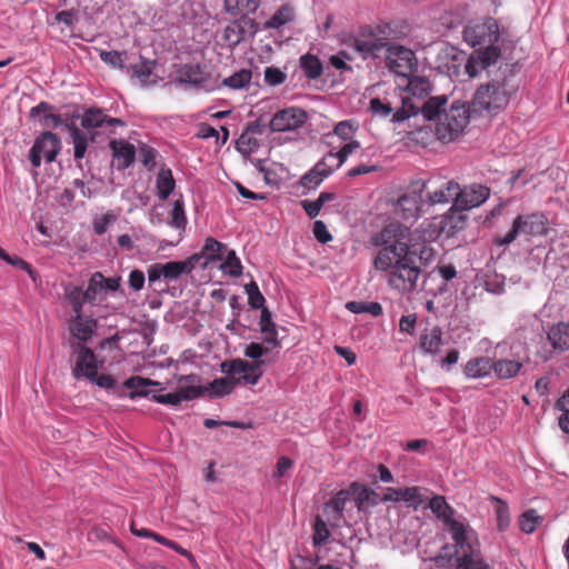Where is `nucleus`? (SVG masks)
<instances>
[{
    "mask_svg": "<svg viewBox=\"0 0 569 569\" xmlns=\"http://www.w3.org/2000/svg\"><path fill=\"white\" fill-rule=\"evenodd\" d=\"M517 89L518 86L513 83L512 77L501 72L476 90L471 103L472 110L486 111L491 116L497 114L509 104Z\"/></svg>",
    "mask_w": 569,
    "mask_h": 569,
    "instance_id": "7ed1b4c3",
    "label": "nucleus"
},
{
    "mask_svg": "<svg viewBox=\"0 0 569 569\" xmlns=\"http://www.w3.org/2000/svg\"><path fill=\"white\" fill-rule=\"evenodd\" d=\"M360 148V142L357 140H351L343 144L337 152H333L335 158L337 159L336 167H341L345 161L348 159L350 154H352L356 150Z\"/></svg>",
    "mask_w": 569,
    "mask_h": 569,
    "instance_id": "0e129e2a",
    "label": "nucleus"
},
{
    "mask_svg": "<svg viewBox=\"0 0 569 569\" xmlns=\"http://www.w3.org/2000/svg\"><path fill=\"white\" fill-rule=\"evenodd\" d=\"M244 289L248 295V303L252 309L264 308L263 305L266 300L256 281L246 284Z\"/></svg>",
    "mask_w": 569,
    "mask_h": 569,
    "instance_id": "603ef678",
    "label": "nucleus"
},
{
    "mask_svg": "<svg viewBox=\"0 0 569 569\" xmlns=\"http://www.w3.org/2000/svg\"><path fill=\"white\" fill-rule=\"evenodd\" d=\"M408 233L409 229L399 223L386 226L381 230L377 243L390 244L380 249L373 260L376 269L391 270L389 284L403 291L413 289L420 274L415 253L409 251Z\"/></svg>",
    "mask_w": 569,
    "mask_h": 569,
    "instance_id": "f257e3e1",
    "label": "nucleus"
},
{
    "mask_svg": "<svg viewBox=\"0 0 569 569\" xmlns=\"http://www.w3.org/2000/svg\"><path fill=\"white\" fill-rule=\"evenodd\" d=\"M358 126L352 120H343L335 126L333 133L340 139L351 141Z\"/></svg>",
    "mask_w": 569,
    "mask_h": 569,
    "instance_id": "bf43d9fd",
    "label": "nucleus"
},
{
    "mask_svg": "<svg viewBox=\"0 0 569 569\" xmlns=\"http://www.w3.org/2000/svg\"><path fill=\"white\" fill-rule=\"evenodd\" d=\"M467 217L458 211L456 208H451V212L445 217L442 221V230L448 236L455 234L457 231L465 229Z\"/></svg>",
    "mask_w": 569,
    "mask_h": 569,
    "instance_id": "4c0bfd02",
    "label": "nucleus"
},
{
    "mask_svg": "<svg viewBox=\"0 0 569 569\" xmlns=\"http://www.w3.org/2000/svg\"><path fill=\"white\" fill-rule=\"evenodd\" d=\"M99 57L102 62H104L107 66L114 68V69H122L126 52L120 51H106V50H99Z\"/></svg>",
    "mask_w": 569,
    "mask_h": 569,
    "instance_id": "864d4df0",
    "label": "nucleus"
},
{
    "mask_svg": "<svg viewBox=\"0 0 569 569\" xmlns=\"http://www.w3.org/2000/svg\"><path fill=\"white\" fill-rule=\"evenodd\" d=\"M522 362L513 359H499L493 361L492 371L499 379L516 377L522 368Z\"/></svg>",
    "mask_w": 569,
    "mask_h": 569,
    "instance_id": "7c9ffc66",
    "label": "nucleus"
},
{
    "mask_svg": "<svg viewBox=\"0 0 569 569\" xmlns=\"http://www.w3.org/2000/svg\"><path fill=\"white\" fill-rule=\"evenodd\" d=\"M386 52V64L391 72L408 78L417 71L418 60L413 50L401 44H390Z\"/></svg>",
    "mask_w": 569,
    "mask_h": 569,
    "instance_id": "6e6552de",
    "label": "nucleus"
},
{
    "mask_svg": "<svg viewBox=\"0 0 569 569\" xmlns=\"http://www.w3.org/2000/svg\"><path fill=\"white\" fill-rule=\"evenodd\" d=\"M346 308L352 313H370L378 317L382 313V307L379 302L349 301Z\"/></svg>",
    "mask_w": 569,
    "mask_h": 569,
    "instance_id": "c03bdc74",
    "label": "nucleus"
},
{
    "mask_svg": "<svg viewBox=\"0 0 569 569\" xmlns=\"http://www.w3.org/2000/svg\"><path fill=\"white\" fill-rule=\"evenodd\" d=\"M429 508L445 526L455 520V509L446 501L443 496H435L429 501Z\"/></svg>",
    "mask_w": 569,
    "mask_h": 569,
    "instance_id": "c85d7f7f",
    "label": "nucleus"
},
{
    "mask_svg": "<svg viewBox=\"0 0 569 569\" xmlns=\"http://www.w3.org/2000/svg\"><path fill=\"white\" fill-rule=\"evenodd\" d=\"M547 232V220L540 213H531L527 216H518L511 229L500 239L497 240L499 246H508L513 242L519 234L531 237L542 236Z\"/></svg>",
    "mask_w": 569,
    "mask_h": 569,
    "instance_id": "423d86ee",
    "label": "nucleus"
},
{
    "mask_svg": "<svg viewBox=\"0 0 569 569\" xmlns=\"http://www.w3.org/2000/svg\"><path fill=\"white\" fill-rule=\"evenodd\" d=\"M446 528L453 541L457 557L480 550L475 531L465 522L455 519Z\"/></svg>",
    "mask_w": 569,
    "mask_h": 569,
    "instance_id": "9b49d317",
    "label": "nucleus"
},
{
    "mask_svg": "<svg viewBox=\"0 0 569 569\" xmlns=\"http://www.w3.org/2000/svg\"><path fill=\"white\" fill-rule=\"evenodd\" d=\"M493 360L489 357H476L466 362L463 375L468 379H480L490 375Z\"/></svg>",
    "mask_w": 569,
    "mask_h": 569,
    "instance_id": "b1692460",
    "label": "nucleus"
},
{
    "mask_svg": "<svg viewBox=\"0 0 569 569\" xmlns=\"http://www.w3.org/2000/svg\"><path fill=\"white\" fill-rule=\"evenodd\" d=\"M260 330L263 333L264 342L272 345L273 347L279 346L278 341V332L276 329V325L272 321L271 313L267 308H262L260 321H259Z\"/></svg>",
    "mask_w": 569,
    "mask_h": 569,
    "instance_id": "2f4dec72",
    "label": "nucleus"
},
{
    "mask_svg": "<svg viewBox=\"0 0 569 569\" xmlns=\"http://www.w3.org/2000/svg\"><path fill=\"white\" fill-rule=\"evenodd\" d=\"M176 187L172 171L169 168H161L157 174L156 188L160 200H167Z\"/></svg>",
    "mask_w": 569,
    "mask_h": 569,
    "instance_id": "c756f323",
    "label": "nucleus"
},
{
    "mask_svg": "<svg viewBox=\"0 0 569 569\" xmlns=\"http://www.w3.org/2000/svg\"><path fill=\"white\" fill-rule=\"evenodd\" d=\"M547 337L555 349L560 351L569 350V323L558 322L553 325L549 329Z\"/></svg>",
    "mask_w": 569,
    "mask_h": 569,
    "instance_id": "a878e982",
    "label": "nucleus"
},
{
    "mask_svg": "<svg viewBox=\"0 0 569 569\" xmlns=\"http://www.w3.org/2000/svg\"><path fill=\"white\" fill-rule=\"evenodd\" d=\"M223 262L220 266V269L230 274L231 277H239L242 273V264L240 259L237 257L234 250H228L224 253Z\"/></svg>",
    "mask_w": 569,
    "mask_h": 569,
    "instance_id": "37998d69",
    "label": "nucleus"
},
{
    "mask_svg": "<svg viewBox=\"0 0 569 569\" xmlns=\"http://www.w3.org/2000/svg\"><path fill=\"white\" fill-rule=\"evenodd\" d=\"M308 119L303 109L289 107L279 110L270 120L269 127L273 132L295 131L301 128Z\"/></svg>",
    "mask_w": 569,
    "mask_h": 569,
    "instance_id": "4468645a",
    "label": "nucleus"
},
{
    "mask_svg": "<svg viewBox=\"0 0 569 569\" xmlns=\"http://www.w3.org/2000/svg\"><path fill=\"white\" fill-rule=\"evenodd\" d=\"M252 79V72L249 69H241L231 76L223 78L221 84L232 90H240L249 86Z\"/></svg>",
    "mask_w": 569,
    "mask_h": 569,
    "instance_id": "58836bf2",
    "label": "nucleus"
},
{
    "mask_svg": "<svg viewBox=\"0 0 569 569\" xmlns=\"http://www.w3.org/2000/svg\"><path fill=\"white\" fill-rule=\"evenodd\" d=\"M463 39L472 47L497 43L499 40L498 23L489 19L482 23L469 24L463 30Z\"/></svg>",
    "mask_w": 569,
    "mask_h": 569,
    "instance_id": "f8f14e48",
    "label": "nucleus"
},
{
    "mask_svg": "<svg viewBox=\"0 0 569 569\" xmlns=\"http://www.w3.org/2000/svg\"><path fill=\"white\" fill-rule=\"evenodd\" d=\"M258 147V140L248 132H242L236 142L237 150L242 154H249L253 152Z\"/></svg>",
    "mask_w": 569,
    "mask_h": 569,
    "instance_id": "13d9d810",
    "label": "nucleus"
},
{
    "mask_svg": "<svg viewBox=\"0 0 569 569\" xmlns=\"http://www.w3.org/2000/svg\"><path fill=\"white\" fill-rule=\"evenodd\" d=\"M443 332L439 327L425 330L419 338V347L423 353L436 356L440 352Z\"/></svg>",
    "mask_w": 569,
    "mask_h": 569,
    "instance_id": "5701e85b",
    "label": "nucleus"
},
{
    "mask_svg": "<svg viewBox=\"0 0 569 569\" xmlns=\"http://www.w3.org/2000/svg\"><path fill=\"white\" fill-rule=\"evenodd\" d=\"M349 490L352 491V498L355 499L357 509L359 511L365 510L369 505H376L377 501L372 500L376 496V491L369 487L361 485L357 481L351 482Z\"/></svg>",
    "mask_w": 569,
    "mask_h": 569,
    "instance_id": "cd10ccee",
    "label": "nucleus"
},
{
    "mask_svg": "<svg viewBox=\"0 0 569 569\" xmlns=\"http://www.w3.org/2000/svg\"><path fill=\"white\" fill-rule=\"evenodd\" d=\"M227 251L226 244L209 237L206 239L201 254L206 258L203 266L216 260H222Z\"/></svg>",
    "mask_w": 569,
    "mask_h": 569,
    "instance_id": "c9c22d12",
    "label": "nucleus"
},
{
    "mask_svg": "<svg viewBox=\"0 0 569 569\" xmlns=\"http://www.w3.org/2000/svg\"><path fill=\"white\" fill-rule=\"evenodd\" d=\"M107 120V116L101 109H88L81 119V126L84 129H92L101 127Z\"/></svg>",
    "mask_w": 569,
    "mask_h": 569,
    "instance_id": "a18cd8bd",
    "label": "nucleus"
},
{
    "mask_svg": "<svg viewBox=\"0 0 569 569\" xmlns=\"http://www.w3.org/2000/svg\"><path fill=\"white\" fill-rule=\"evenodd\" d=\"M540 520V516L536 510L529 509L525 511L519 518L520 530L525 533H532Z\"/></svg>",
    "mask_w": 569,
    "mask_h": 569,
    "instance_id": "8fccbe9b",
    "label": "nucleus"
},
{
    "mask_svg": "<svg viewBox=\"0 0 569 569\" xmlns=\"http://www.w3.org/2000/svg\"><path fill=\"white\" fill-rule=\"evenodd\" d=\"M252 28L253 20L242 17L239 20L232 21L224 28L222 38L229 46L234 47L243 41L248 34L254 32Z\"/></svg>",
    "mask_w": 569,
    "mask_h": 569,
    "instance_id": "6ab92c4d",
    "label": "nucleus"
},
{
    "mask_svg": "<svg viewBox=\"0 0 569 569\" xmlns=\"http://www.w3.org/2000/svg\"><path fill=\"white\" fill-rule=\"evenodd\" d=\"M401 501L417 509L423 502V488L417 486L401 488Z\"/></svg>",
    "mask_w": 569,
    "mask_h": 569,
    "instance_id": "49530a36",
    "label": "nucleus"
},
{
    "mask_svg": "<svg viewBox=\"0 0 569 569\" xmlns=\"http://www.w3.org/2000/svg\"><path fill=\"white\" fill-rule=\"evenodd\" d=\"M96 325V320L84 319L82 315H78L70 321V332L74 338L86 342L91 339Z\"/></svg>",
    "mask_w": 569,
    "mask_h": 569,
    "instance_id": "393cba45",
    "label": "nucleus"
},
{
    "mask_svg": "<svg viewBox=\"0 0 569 569\" xmlns=\"http://www.w3.org/2000/svg\"><path fill=\"white\" fill-rule=\"evenodd\" d=\"M0 259L16 268L27 271L29 273V276L33 280H36L34 270L32 269L31 264L29 262L24 261L22 258H20L18 256H10L7 251H4L2 248H0Z\"/></svg>",
    "mask_w": 569,
    "mask_h": 569,
    "instance_id": "5fc2aeb1",
    "label": "nucleus"
},
{
    "mask_svg": "<svg viewBox=\"0 0 569 569\" xmlns=\"http://www.w3.org/2000/svg\"><path fill=\"white\" fill-rule=\"evenodd\" d=\"M179 401L193 400L206 392V389L200 386H180L176 391Z\"/></svg>",
    "mask_w": 569,
    "mask_h": 569,
    "instance_id": "e2e57ef3",
    "label": "nucleus"
},
{
    "mask_svg": "<svg viewBox=\"0 0 569 569\" xmlns=\"http://www.w3.org/2000/svg\"><path fill=\"white\" fill-rule=\"evenodd\" d=\"M220 370L228 377L217 378L204 388L214 398L230 395L238 385L254 386L262 377L261 362H249L241 358L222 361Z\"/></svg>",
    "mask_w": 569,
    "mask_h": 569,
    "instance_id": "f03ea898",
    "label": "nucleus"
},
{
    "mask_svg": "<svg viewBox=\"0 0 569 569\" xmlns=\"http://www.w3.org/2000/svg\"><path fill=\"white\" fill-rule=\"evenodd\" d=\"M352 498V491L347 489L339 490L329 501L325 503L323 511L327 515L329 521L332 522V526L338 525L341 520H343V511L347 502H349Z\"/></svg>",
    "mask_w": 569,
    "mask_h": 569,
    "instance_id": "a211bd4d",
    "label": "nucleus"
},
{
    "mask_svg": "<svg viewBox=\"0 0 569 569\" xmlns=\"http://www.w3.org/2000/svg\"><path fill=\"white\" fill-rule=\"evenodd\" d=\"M76 353L72 376L74 379L86 378L92 380L99 370V363L92 349L81 343H72Z\"/></svg>",
    "mask_w": 569,
    "mask_h": 569,
    "instance_id": "ddd939ff",
    "label": "nucleus"
},
{
    "mask_svg": "<svg viewBox=\"0 0 569 569\" xmlns=\"http://www.w3.org/2000/svg\"><path fill=\"white\" fill-rule=\"evenodd\" d=\"M54 107L46 101L40 102L30 110V117L39 118V122L44 128L56 129L62 124V119L53 112Z\"/></svg>",
    "mask_w": 569,
    "mask_h": 569,
    "instance_id": "4be33fe9",
    "label": "nucleus"
},
{
    "mask_svg": "<svg viewBox=\"0 0 569 569\" xmlns=\"http://www.w3.org/2000/svg\"><path fill=\"white\" fill-rule=\"evenodd\" d=\"M470 110L466 103L453 102L436 124L435 133L442 142L453 141L469 122Z\"/></svg>",
    "mask_w": 569,
    "mask_h": 569,
    "instance_id": "20e7f679",
    "label": "nucleus"
},
{
    "mask_svg": "<svg viewBox=\"0 0 569 569\" xmlns=\"http://www.w3.org/2000/svg\"><path fill=\"white\" fill-rule=\"evenodd\" d=\"M154 60L140 57V62L131 66L132 77L138 79L141 84H147L149 83V78L154 70Z\"/></svg>",
    "mask_w": 569,
    "mask_h": 569,
    "instance_id": "a19ab883",
    "label": "nucleus"
},
{
    "mask_svg": "<svg viewBox=\"0 0 569 569\" xmlns=\"http://www.w3.org/2000/svg\"><path fill=\"white\" fill-rule=\"evenodd\" d=\"M408 89L413 96H426L430 90V83L427 79L421 77H415L409 80Z\"/></svg>",
    "mask_w": 569,
    "mask_h": 569,
    "instance_id": "338daca9",
    "label": "nucleus"
},
{
    "mask_svg": "<svg viewBox=\"0 0 569 569\" xmlns=\"http://www.w3.org/2000/svg\"><path fill=\"white\" fill-rule=\"evenodd\" d=\"M178 81L181 83H189L196 87L208 89L206 84L209 80V73L199 63L182 64L178 71Z\"/></svg>",
    "mask_w": 569,
    "mask_h": 569,
    "instance_id": "aec40b11",
    "label": "nucleus"
},
{
    "mask_svg": "<svg viewBox=\"0 0 569 569\" xmlns=\"http://www.w3.org/2000/svg\"><path fill=\"white\" fill-rule=\"evenodd\" d=\"M482 63L488 68L500 57V48L496 44H486L476 51Z\"/></svg>",
    "mask_w": 569,
    "mask_h": 569,
    "instance_id": "09e8293b",
    "label": "nucleus"
},
{
    "mask_svg": "<svg viewBox=\"0 0 569 569\" xmlns=\"http://www.w3.org/2000/svg\"><path fill=\"white\" fill-rule=\"evenodd\" d=\"M169 224L176 229H184L187 226V216L184 212L183 200L177 199L173 201V207L170 212Z\"/></svg>",
    "mask_w": 569,
    "mask_h": 569,
    "instance_id": "de8ad7c7",
    "label": "nucleus"
},
{
    "mask_svg": "<svg viewBox=\"0 0 569 569\" xmlns=\"http://www.w3.org/2000/svg\"><path fill=\"white\" fill-rule=\"evenodd\" d=\"M67 128L72 139L74 159L81 160L84 157L88 148V137L73 122L68 123Z\"/></svg>",
    "mask_w": 569,
    "mask_h": 569,
    "instance_id": "72a5a7b5",
    "label": "nucleus"
},
{
    "mask_svg": "<svg viewBox=\"0 0 569 569\" xmlns=\"http://www.w3.org/2000/svg\"><path fill=\"white\" fill-rule=\"evenodd\" d=\"M299 64L305 76L308 79L315 80L318 79L323 71V66L321 60L311 53H306L300 57Z\"/></svg>",
    "mask_w": 569,
    "mask_h": 569,
    "instance_id": "473e14b6",
    "label": "nucleus"
},
{
    "mask_svg": "<svg viewBox=\"0 0 569 569\" xmlns=\"http://www.w3.org/2000/svg\"><path fill=\"white\" fill-rule=\"evenodd\" d=\"M425 192V202L427 204V209L429 210L436 204H447L452 200L457 202V196L459 194V183L455 181H447L442 183L438 189L429 190L427 188Z\"/></svg>",
    "mask_w": 569,
    "mask_h": 569,
    "instance_id": "f3484780",
    "label": "nucleus"
},
{
    "mask_svg": "<svg viewBox=\"0 0 569 569\" xmlns=\"http://www.w3.org/2000/svg\"><path fill=\"white\" fill-rule=\"evenodd\" d=\"M426 190V181L416 180L411 182L407 192L398 200V208L402 219H417L428 212L423 197Z\"/></svg>",
    "mask_w": 569,
    "mask_h": 569,
    "instance_id": "0eeeda50",
    "label": "nucleus"
},
{
    "mask_svg": "<svg viewBox=\"0 0 569 569\" xmlns=\"http://www.w3.org/2000/svg\"><path fill=\"white\" fill-rule=\"evenodd\" d=\"M456 569H491L483 559L480 550L469 555L459 556L456 559Z\"/></svg>",
    "mask_w": 569,
    "mask_h": 569,
    "instance_id": "e433bc0d",
    "label": "nucleus"
},
{
    "mask_svg": "<svg viewBox=\"0 0 569 569\" xmlns=\"http://www.w3.org/2000/svg\"><path fill=\"white\" fill-rule=\"evenodd\" d=\"M123 386L128 389H130L129 398L136 399L137 397H148L152 393V390L144 389L149 386H160L158 381H153L148 378H143L140 376H132L128 378Z\"/></svg>",
    "mask_w": 569,
    "mask_h": 569,
    "instance_id": "bb28decb",
    "label": "nucleus"
},
{
    "mask_svg": "<svg viewBox=\"0 0 569 569\" xmlns=\"http://www.w3.org/2000/svg\"><path fill=\"white\" fill-rule=\"evenodd\" d=\"M100 279H102V273L99 271L94 272L89 280L87 289L83 290L84 298L89 302L96 301L98 293L103 290Z\"/></svg>",
    "mask_w": 569,
    "mask_h": 569,
    "instance_id": "052dcab7",
    "label": "nucleus"
},
{
    "mask_svg": "<svg viewBox=\"0 0 569 569\" xmlns=\"http://www.w3.org/2000/svg\"><path fill=\"white\" fill-rule=\"evenodd\" d=\"M260 4V0H224L227 12L233 16H247L253 13Z\"/></svg>",
    "mask_w": 569,
    "mask_h": 569,
    "instance_id": "f704fd0d",
    "label": "nucleus"
},
{
    "mask_svg": "<svg viewBox=\"0 0 569 569\" xmlns=\"http://www.w3.org/2000/svg\"><path fill=\"white\" fill-rule=\"evenodd\" d=\"M411 32L412 27L406 19L379 20L378 33L382 34V40L387 42L386 50L390 44L409 38Z\"/></svg>",
    "mask_w": 569,
    "mask_h": 569,
    "instance_id": "dca6fc26",
    "label": "nucleus"
},
{
    "mask_svg": "<svg viewBox=\"0 0 569 569\" xmlns=\"http://www.w3.org/2000/svg\"><path fill=\"white\" fill-rule=\"evenodd\" d=\"M490 197V189L487 186L472 183L461 188L459 186V194L453 208L458 211H466L481 206Z\"/></svg>",
    "mask_w": 569,
    "mask_h": 569,
    "instance_id": "2eb2a0df",
    "label": "nucleus"
},
{
    "mask_svg": "<svg viewBox=\"0 0 569 569\" xmlns=\"http://www.w3.org/2000/svg\"><path fill=\"white\" fill-rule=\"evenodd\" d=\"M287 80V74L276 67H267L264 70V81L269 86H279Z\"/></svg>",
    "mask_w": 569,
    "mask_h": 569,
    "instance_id": "774afa93",
    "label": "nucleus"
},
{
    "mask_svg": "<svg viewBox=\"0 0 569 569\" xmlns=\"http://www.w3.org/2000/svg\"><path fill=\"white\" fill-rule=\"evenodd\" d=\"M492 500L496 502L495 511L498 528L502 531L509 526L510 522L509 508L507 503L499 498L492 497Z\"/></svg>",
    "mask_w": 569,
    "mask_h": 569,
    "instance_id": "6e6d98bb",
    "label": "nucleus"
},
{
    "mask_svg": "<svg viewBox=\"0 0 569 569\" xmlns=\"http://www.w3.org/2000/svg\"><path fill=\"white\" fill-rule=\"evenodd\" d=\"M337 159L333 156V152L330 151L327 153L320 161H318L313 168L321 173H326V178H328L335 170L340 167H336Z\"/></svg>",
    "mask_w": 569,
    "mask_h": 569,
    "instance_id": "69168bd1",
    "label": "nucleus"
},
{
    "mask_svg": "<svg viewBox=\"0 0 569 569\" xmlns=\"http://www.w3.org/2000/svg\"><path fill=\"white\" fill-rule=\"evenodd\" d=\"M325 179L326 173L323 174L320 171H317L315 168H312L301 177L300 183L303 188L311 190L320 186Z\"/></svg>",
    "mask_w": 569,
    "mask_h": 569,
    "instance_id": "680f3d73",
    "label": "nucleus"
},
{
    "mask_svg": "<svg viewBox=\"0 0 569 569\" xmlns=\"http://www.w3.org/2000/svg\"><path fill=\"white\" fill-rule=\"evenodd\" d=\"M330 537V531L328 529V526L326 521L317 516L313 523V536H312V542L315 547H318L322 543H325Z\"/></svg>",
    "mask_w": 569,
    "mask_h": 569,
    "instance_id": "3c124183",
    "label": "nucleus"
},
{
    "mask_svg": "<svg viewBox=\"0 0 569 569\" xmlns=\"http://www.w3.org/2000/svg\"><path fill=\"white\" fill-rule=\"evenodd\" d=\"M201 254H192L187 260L182 261H169L166 263H152L148 267V281L154 283L163 278L167 281H173L179 279L182 274L191 273L196 268Z\"/></svg>",
    "mask_w": 569,
    "mask_h": 569,
    "instance_id": "39448f33",
    "label": "nucleus"
},
{
    "mask_svg": "<svg viewBox=\"0 0 569 569\" xmlns=\"http://www.w3.org/2000/svg\"><path fill=\"white\" fill-rule=\"evenodd\" d=\"M446 102L447 98L443 96L429 98L421 108L423 117L428 120H435L440 117L441 112L445 110L442 107Z\"/></svg>",
    "mask_w": 569,
    "mask_h": 569,
    "instance_id": "79ce46f5",
    "label": "nucleus"
},
{
    "mask_svg": "<svg viewBox=\"0 0 569 569\" xmlns=\"http://www.w3.org/2000/svg\"><path fill=\"white\" fill-rule=\"evenodd\" d=\"M295 19V9L290 4L281 6L273 16L267 21L268 28L279 29Z\"/></svg>",
    "mask_w": 569,
    "mask_h": 569,
    "instance_id": "ea45409f",
    "label": "nucleus"
},
{
    "mask_svg": "<svg viewBox=\"0 0 569 569\" xmlns=\"http://www.w3.org/2000/svg\"><path fill=\"white\" fill-rule=\"evenodd\" d=\"M378 28L379 21L360 27L355 39V49L362 58L378 57L387 47V42L382 40V34L378 33Z\"/></svg>",
    "mask_w": 569,
    "mask_h": 569,
    "instance_id": "9d476101",
    "label": "nucleus"
},
{
    "mask_svg": "<svg viewBox=\"0 0 569 569\" xmlns=\"http://www.w3.org/2000/svg\"><path fill=\"white\" fill-rule=\"evenodd\" d=\"M67 298L72 307L74 316L82 315L83 305L87 300L82 288L76 287L67 293Z\"/></svg>",
    "mask_w": 569,
    "mask_h": 569,
    "instance_id": "4d7b16f0",
    "label": "nucleus"
},
{
    "mask_svg": "<svg viewBox=\"0 0 569 569\" xmlns=\"http://www.w3.org/2000/svg\"><path fill=\"white\" fill-rule=\"evenodd\" d=\"M110 149L116 160L117 169L124 170L129 168L136 159V148L124 140H111Z\"/></svg>",
    "mask_w": 569,
    "mask_h": 569,
    "instance_id": "412c9836",
    "label": "nucleus"
},
{
    "mask_svg": "<svg viewBox=\"0 0 569 569\" xmlns=\"http://www.w3.org/2000/svg\"><path fill=\"white\" fill-rule=\"evenodd\" d=\"M60 150L61 141L59 137L51 131H44L36 138L29 151V160L34 168H39L42 157L48 163H51L56 160Z\"/></svg>",
    "mask_w": 569,
    "mask_h": 569,
    "instance_id": "1a4fd4ad",
    "label": "nucleus"
}]
</instances>
